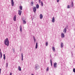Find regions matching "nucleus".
Here are the masks:
<instances>
[{
	"instance_id": "1",
	"label": "nucleus",
	"mask_w": 75,
	"mask_h": 75,
	"mask_svg": "<svg viewBox=\"0 0 75 75\" xmlns=\"http://www.w3.org/2000/svg\"><path fill=\"white\" fill-rule=\"evenodd\" d=\"M5 44L7 46H8L9 45V41H8V38H6V39L4 40Z\"/></svg>"
},
{
	"instance_id": "2",
	"label": "nucleus",
	"mask_w": 75,
	"mask_h": 75,
	"mask_svg": "<svg viewBox=\"0 0 75 75\" xmlns=\"http://www.w3.org/2000/svg\"><path fill=\"white\" fill-rule=\"evenodd\" d=\"M35 68L36 69H38L39 68V65L38 64H36L35 66Z\"/></svg>"
},
{
	"instance_id": "3",
	"label": "nucleus",
	"mask_w": 75,
	"mask_h": 75,
	"mask_svg": "<svg viewBox=\"0 0 75 75\" xmlns=\"http://www.w3.org/2000/svg\"><path fill=\"white\" fill-rule=\"evenodd\" d=\"M33 11L34 13L36 11V10H37V9H36V7L35 6H34L33 8Z\"/></svg>"
},
{
	"instance_id": "4",
	"label": "nucleus",
	"mask_w": 75,
	"mask_h": 75,
	"mask_svg": "<svg viewBox=\"0 0 75 75\" xmlns=\"http://www.w3.org/2000/svg\"><path fill=\"white\" fill-rule=\"evenodd\" d=\"M18 14L20 16H21V13H22V11L20 10H19L18 11Z\"/></svg>"
},
{
	"instance_id": "5",
	"label": "nucleus",
	"mask_w": 75,
	"mask_h": 75,
	"mask_svg": "<svg viewBox=\"0 0 75 75\" xmlns=\"http://www.w3.org/2000/svg\"><path fill=\"white\" fill-rule=\"evenodd\" d=\"M52 23L55 22V18L54 17L52 18Z\"/></svg>"
},
{
	"instance_id": "6",
	"label": "nucleus",
	"mask_w": 75,
	"mask_h": 75,
	"mask_svg": "<svg viewBox=\"0 0 75 75\" xmlns=\"http://www.w3.org/2000/svg\"><path fill=\"white\" fill-rule=\"evenodd\" d=\"M13 20L15 21H16V15H15L13 17Z\"/></svg>"
},
{
	"instance_id": "7",
	"label": "nucleus",
	"mask_w": 75,
	"mask_h": 75,
	"mask_svg": "<svg viewBox=\"0 0 75 75\" xmlns=\"http://www.w3.org/2000/svg\"><path fill=\"white\" fill-rule=\"evenodd\" d=\"M57 63H54V66L55 68H56L57 67Z\"/></svg>"
},
{
	"instance_id": "8",
	"label": "nucleus",
	"mask_w": 75,
	"mask_h": 75,
	"mask_svg": "<svg viewBox=\"0 0 75 75\" xmlns=\"http://www.w3.org/2000/svg\"><path fill=\"white\" fill-rule=\"evenodd\" d=\"M61 37H62V38H64V37H65L64 35V34L63 33H62L61 34Z\"/></svg>"
},
{
	"instance_id": "9",
	"label": "nucleus",
	"mask_w": 75,
	"mask_h": 75,
	"mask_svg": "<svg viewBox=\"0 0 75 75\" xmlns=\"http://www.w3.org/2000/svg\"><path fill=\"white\" fill-rule=\"evenodd\" d=\"M11 4L12 6H14V1H13V0H11Z\"/></svg>"
},
{
	"instance_id": "10",
	"label": "nucleus",
	"mask_w": 75,
	"mask_h": 75,
	"mask_svg": "<svg viewBox=\"0 0 75 75\" xmlns=\"http://www.w3.org/2000/svg\"><path fill=\"white\" fill-rule=\"evenodd\" d=\"M18 69L20 71H21V67H20L19 66L18 67Z\"/></svg>"
},
{
	"instance_id": "11",
	"label": "nucleus",
	"mask_w": 75,
	"mask_h": 75,
	"mask_svg": "<svg viewBox=\"0 0 75 75\" xmlns=\"http://www.w3.org/2000/svg\"><path fill=\"white\" fill-rule=\"evenodd\" d=\"M38 47V43L36 42V45L35 46V48L36 49H37Z\"/></svg>"
},
{
	"instance_id": "12",
	"label": "nucleus",
	"mask_w": 75,
	"mask_h": 75,
	"mask_svg": "<svg viewBox=\"0 0 75 75\" xmlns=\"http://www.w3.org/2000/svg\"><path fill=\"white\" fill-rule=\"evenodd\" d=\"M43 17V16L42 15V14H40V19H42V18Z\"/></svg>"
},
{
	"instance_id": "13",
	"label": "nucleus",
	"mask_w": 75,
	"mask_h": 75,
	"mask_svg": "<svg viewBox=\"0 0 75 75\" xmlns=\"http://www.w3.org/2000/svg\"><path fill=\"white\" fill-rule=\"evenodd\" d=\"M19 8L20 10H22L23 9V6H19Z\"/></svg>"
},
{
	"instance_id": "14",
	"label": "nucleus",
	"mask_w": 75,
	"mask_h": 75,
	"mask_svg": "<svg viewBox=\"0 0 75 75\" xmlns=\"http://www.w3.org/2000/svg\"><path fill=\"white\" fill-rule=\"evenodd\" d=\"M71 7H73V6H74V4H73V2H72L71 3Z\"/></svg>"
},
{
	"instance_id": "15",
	"label": "nucleus",
	"mask_w": 75,
	"mask_h": 75,
	"mask_svg": "<svg viewBox=\"0 0 75 75\" xmlns=\"http://www.w3.org/2000/svg\"><path fill=\"white\" fill-rule=\"evenodd\" d=\"M36 8H39V5H38V4H37L36 6Z\"/></svg>"
},
{
	"instance_id": "16",
	"label": "nucleus",
	"mask_w": 75,
	"mask_h": 75,
	"mask_svg": "<svg viewBox=\"0 0 75 75\" xmlns=\"http://www.w3.org/2000/svg\"><path fill=\"white\" fill-rule=\"evenodd\" d=\"M21 56H22L21 60L22 61H23V53L21 54Z\"/></svg>"
},
{
	"instance_id": "17",
	"label": "nucleus",
	"mask_w": 75,
	"mask_h": 75,
	"mask_svg": "<svg viewBox=\"0 0 75 75\" xmlns=\"http://www.w3.org/2000/svg\"><path fill=\"white\" fill-rule=\"evenodd\" d=\"M20 31H21V32H22V27H21V25L20 26Z\"/></svg>"
},
{
	"instance_id": "18",
	"label": "nucleus",
	"mask_w": 75,
	"mask_h": 75,
	"mask_svg": "<svg viewBox=\"0 0 75 75\" xmlns=\"http://www.w3.org/2000/svg\"><path fill=\"white\" fill-rule=\"evenodd\" d=\"M52 50L54 52H55V47H52Z\"/></svg>"
},
{
	"instance_id": "19",
	"label": "nucleus",
	"mask_w": 75,
	"mask_h": 75,
	"mask_svg": "<svg viewBox=\"0 0 75 75\" xmlns=\"http://www.w3.org/2000/svg\"><path fill=\"white\" fill-rule=\"evenodd\" d=\"M63 45H63V43L62 42L61 45V48H62V47H63Z\"/></svg>"
},
{
	"instance_id": "20",
	"label": "nucleus",
	"mask_w": 75,
	"mask_h": 75,
	"mask_svg": "<svg viewBox=\"0 0 75 75\" xmlns=\"http://www.w3.org/2000/svg\"><path fill=\"white\" fill-rule=\"evenodd\" d=\"M63 32H64V33H66L67 32V30L66 29V28L64 29Z\"/></svg>"
},
{
	"instance_id": "21",
	"label": "nucleus",
	"mask_w": 75,
	"mask_h": 75,
	"mask_svg": "<svg viewBox=\"0 0 75 75\" xmlns=\"http://www.w3.org/2000/svg\"><path fill=\"white\" fill-rule=\"evenodd\" d=\"M4 59H6V56H5V54H4Z\"/></svg>"
},
{
	"instance_id": "22",
	"label": "nucleus",
	"mask_w": 75,
	"mask_h": 75,
	"mask_svg": "<svg viewBox=\"0 0 75 75\" xmlns=\"http://www.w3.org/2000/svg\"><path fill=\"white\" fill-rule=\"evenodd\" d=\"M50 63L51 64V66H52V61L51 60V59H50Z\"/></svg>"
},
{
	"instance_id": "23",
	"label": "nucleus",
	"mask_w": 75,
	"mask_h": 75,
	"mask_svg": "<svg viewBox=\"0 0 75 75\" xmlns=\"http://www.w3.org/2000/svg\"><path fill=\"white\" fill-rule=\"evenodd\" d=\"M33 39L34 40V42H35L36 40H35V37H34V36H33Z\"/></svg>"
},
{
	"instance_id": "24",
	"label": "nucleus",
	"mask_w": 75,
	"mask_h": 75,
	"mask_svg": "<svg viewBox=\"0 0 75 75\" xmlns=\"http://www.w3.org/2000/svg\"><path fill=\"white\" fill-rule=\"evenodd\" d=\"M71 7L69 6V5H68L67 6V8H70Z\"/></svg>"
},
{
	"instance_id": "25",
	"label": "nucleus",
	"mask_w": 75,
	"mask_h": 75,
	"mask_svg": "<svg viewBox=\"0 0 75 75\" xmlns=\"http://www.w3.org/2000/svg\"><path fill=\"white\" fill-rule=\"evenodd\" d=\"M41 5L42 6H43L44 4H43V3H42V1H41Z\"/></svg>"
},
{
	"instance_id": "26",
	"label": "nucleus",
	"mask_w": 75,
	"mask_h": 75,
	"mask_svg": "<svg viewBox=\"0 0 75 75\" xmlns=\"http://www.w3.org/2000/svg\"><path fill=\"white\" fill-rule=\"evenodd\" d=\"M23 24H25L26 23V22L25 21L23 20Z\"/></svg>"
},
{
	"instance_id": "27",
	"label": "nucleus",
	"mask_w": 75,
	"mask_h": 75,
	"mask_svg": "<svg viewBox=\"0 0 75 75\" xmlns=\"http://www.w3.org/2000/svg\"><path fill=\"white\" fill-rule=\"evenodd\" d=\"M46 46H48V42H46Z\"/></svg>"
},
{
	"instance_id": "28",
	"label": "nucleus",
	"mask_w": 75,
	"mask_h": 75,
	"mask_svg": "<svg viewBox=\"0 0 75 75\" xmlns=\"http://www.w3.org/2000/svg\"><path fill=\"white\" fill-rule=\"evenodd\" d=\"M0 55H1V58H2V53H1V52L0 53Z\"/></svg>"
},
{
	"instance_id": "29",
	"label": "nucleus",
	"mask_w": 75,
	"mask_h": 75,
	"mask_svg": "<svg viewBox=\"0 0 75 75\" xmlns=\"http://www.w3.org/2000/svg\"><path fill=\"white\" fill-rule=\"evenodd\" d=\"M49 70V68H48V67H47L46 69V71H48Z\"/></svg>"
},
{
	"instance_id": "30",
	"label": "nucleus",
	"mask_w": 75,
	"mask_h": 75,
	"mask_svg": "<svg viewBox=\"0 0 75 75\" xmlns=\"http://www.w3.org/2000/svg\"><path fill=\"white\" fill-rule=\"evenodd\" d=\"M73 71L74 72H75V69L74 68L73 69Z\"/></svg>"
},
{
	"instance_id": "31",
	"label": "nucleus",
	"mask_w": 75,
	"mask_h": 75,
	"mask_svg": "<svg viewBox=\"0 0 75 75\" xmlns=\"http://www.w3.org/2000/svg\"><path fill=\"white\" fill-rule=\"evenodd\" d=\"M31 4H31V5H32V6H33V1H32V2H31Z\"/></svg>"
},
{
	"instance_id": "32",
	"label": "nucleus",
	"mask_w": 75,
	"mask_h": 75,
	"mask_svg": "<svg viewBox=\"0 0 75 75\" xmlns=\"http://www.w3.org/2000/svg\"><path fill=\"white\" fill-rule=\"evenodd\" d=\"M8 67V63H6V67Z\"/></svg>"
},
{
	"instance_id": "33",
	"label": "nucleus",
	"mask_w": 75,
	"mask_h": 75,
	"mask_svg": "<svg viewBox=\"0 0 75 75\" xmlns=\"http://www.w3.org/2000/svg\"><path fill=\"white\" fill-rule=\"evenodd\" d=\"M59 1V0H57V2H58Z\"/></svg>"
},
{
	"instance_id": "34",
	"label": "nucleus",
	"mask_w": 75,
	"mask_h": 75,
	"mask_svg": "<svg viewBox=\"0 0 75 75\" xmlns=\"http://www.w3.org/2000/svg\"><path fill=\"white\" fill-rule=\"evenodd\" d=\"M0 74H1V69H0Z\"/></svg>"
},
{
	"instance_id": "35",
	"label": "nucleus",
	"mask_w": 75,
	"mask_h": 75,
	"mask_svg": "<svg viewBox=\"0 0 75 75\" xmlns=\"http://www.w3.org/2000/svg\"><path fill=\"white\" fill-rule=\"evenodd\" d=\"M10 75H12V73H10Z\"/></svg>"
},
{
	"instance_id": "36",
	"label": "nucleus",
	"mask_w": 75,
	"mask_h": 75,
	"mask_svg": "<svg viewBox=\"0 0 75 75\" xmlns=\"http://www.w3.org/2000/svg\"><path fill=\"white\" fill-rule=\"evenodd\" d=\"M39 1L40 3V0H39Z\"/></svg>"
},
{
	"instance_id": "37",
	"label": "nucleus",
	"mask_w": 75,
	"mask_h": 75,
	"mask_svg": "<svg viewBox=\"0 0 75 75\" xmlns=\"http://www.w3.org/2000/svg\"><path fill=\"white\" fill-rule=\"evenodd\" d=\"M0 51H1V49H0Z\"/></svg>"
},
{
	"instance_id": "38",
	"label": "nucleus",
	"mask_w": 75,
	"mask_h": 75,
	"mask_svg": "<svg viewBox=\"0 0 75 75\" xmlns=\"http://www.w3.org/2000/svg\"><path fill=\"white\" fill-rule=\"evenodd\" d=\"M40 3H41V0H40Z\"/></svg>"
},
{
	"instance_id": "39",
	"label": "nucleus",
	"mask_w": 75,
	"mask_h": 75,
	"mask_svg": "<svg viewBox=\"0 0 75 75\" xmlns=\"http://www.w3.org/2000/svg\"><path fill=\"white\" fill-rule=\"evenodd\" d=\"M13 51H14V49H13Z\"/></svg>"
}]
</instances>
